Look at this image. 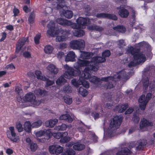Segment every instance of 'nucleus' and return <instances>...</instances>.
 <instances>
[{"instance_id":"nucleus-30","label":"nucleus","mask_w":155,"mask_h":155,"mask_svg":"<svg viewBox=\"0 0 155 155\" xmlns=\"http://www.w3.org/2000/svg\"><path fill=\"white\" fill-rule=\"evenodd\" d=\"M24 130L28 133H30L31 131V124L29 121H26L24 125Z\"/></svg>"},{"instance_id":"nucleus-60","label":"nucleus","mask_w":155,"mask_h":155,"mask_svg":"<svg viewBox=\"0 0 155 155\" xmlns=\"http://www.w3.org/2000/svg\"><path fill=\"white\" fill-rule=\"evenodd\" d=\"M135 146L136 143L135 142L133 141L127 144V146L130 149L134 147Z\"/></svg>"},{"instance_id":"nucleus-8","label":"nucleus","mask_w":155,"mask_h":155,"mask_svg":"<svg viewBox=\"0 0 155 155\" xmlns=\"http://www.w3.org/2000/svg\"><path fill=\"white\" fill-rule=\"evenodd\" d=\"M48 27L49 29L47 31V35L48 36L52 37H54L57 35L58 31H55V25L54 22L51 21L48 25Z\"/></svg>"},{"instance_id":"nucleus-37","label":"nucleus","mask_w":155,"mask_h":155,"mask_svg":"<svg viewBox=\"0 0 155 155\" xmlns=\"http://www.w3.org/2000/svg\"><path fill=\"white\" fill-rule=\"evenodd\" d=\"M77 124L78 125L77 129L80 132H85V130L84 127H85V125L81 121H80L78 122Z\"/></svg>"},{"instance_id":"nucleus-7","label":"nucleus","mask_w":155,"mask_h":155,"mask_svg":"<svg viewBox=\"0 0 155 155\" xmlns=\"http://www.w3.org/2000/svg\"><path fill=\"white\" fill-rule=\"evenodd\" d=\"M70 46L73 49H82L85 47V43L82 39L74 40L71 42Z\"/></svg>"},{"instance_id":"nucleus-2","label":"nucleus","mask_w":155,"mask_h":155,"mask_svg":"<svg viewBox=\"0 0 155 155\" xmlns=\"http://www.w3.org/2000/svg\"><path fill=\"white\" fill-rule=\"evenodd\" d=\"M57 22L63 26L71 25L72 28H77L80 27L81 25H84L86 24V20L83 18L80 17L77 19V24L72 23L71 21L61 18H57L56 20Z\"/></svg>"},{"instance_id":"nucleus-32","label":"nucleus","mask_w":155,"mask_h":155,"mask_svg":"<svg viewBox=\"0 0 155 155\" xmlns=\"http://www.w3.org/2000/svg\"><path fill=\"white\" fill-rule=\"evenodd\" d=\"M114 30L117 31L121 33H124L126 31L125 28L123 25H117L113 28Z\"/></svg>"},{"instance_id":"nucleus-3","label":"nucleus","mask_w":155,"mask_h":155,"mask_svg":"<svg viewBox=\"0 0 155 155\" xmlns=\"http://www.w3.org/2000/svg\"><path fill=\"white\" fill-rule=\"evenodd\" d=\"M36 99V97L35 94L30 92L25 94L24 100L25 101L29 102L35 106H38L42 101L43 102V100H38Z\"/></svg>"},{"instance_id":"nucleus-59","label":"nucleus","mask_w":155,"mask_h":155,"mask_svg":"<svg viewBox=\"0 0 155 155\" xmlns=\"http://www.w3.org/2000/svg\"><path fill=\"white\" fill-rule=\"evenodd\" d=\"M138 64L137 61L135 59H134V60L131 61L128 64V66L129 67H131L135 66L137 64Z\"/></svg>"},{"instance_id":"nucleus-11","label":"nucleus","mask_w":155,"mask_h":155,"mask_svg":"<svg viewBox=\"0 0 155 155\" xmlns=\"http://www.w3.org/2000/svg\"><path fill=\"white\" fill-rule=\"evenodd\" d=\"M7 135L8 138L12 141L15 142H17L18 139L16 137V134L13 127H9V130L8 131Z\"/></svg>"},{"instance_id":"nucleus-49","label":"nucleus","mask_w":155,"mask_h":155,"mask_svg":"<svg viewBox=\"0 0 155 155\" xmlns=\"http://www.w3.org/2000/svg\"><path fill=\"white\" fill-rule=\"evenodd\" d=\"M89 79H90V81L94 83H96L97 82L100 81V79L99 78L95 76H93L92 77H91Z\"/></svg>"},{"instance_id":"nucleus-21","label":"nucleus","mask_w":155,"mask_h":155,"mask_svg":"<svg viewBox=\"0 0 155 155\" xmlns=\"http://www.w3.org/2000/svg\"><path fill=\"white\" fill-rule=\"evenodd\" d=\"M152 125V123L143 118L140 121V128L141 130H143V128L149 126H151Z\"/></svg>"},{"instance_id":"nucleus-10","label":"nucleus","mask_w":155,"mask_h":155,"mask_svg":"<svg viewBox=\"0 0 155 155\" xmlns=\"http://www.w3.org/2000/svg\"><path fill=\"white\" fill-rule=\"evenodd\" d=\"M49 151L51 153L58 155L63 151V148L58 145H52L49 148Z\"/></svg>"},{"instance_id":"nucleus-58","label":"nucleus","mask_w":155,"mask_h":155,"mask_svg":"<svg viewBox=\"0 0 155 155\" xmlns=\"http://www.w3.org/2000/svg\"><path fill=\"white\" fill-rule=\"evenodd\" d=\"M96 17L99 18H106L107 16V13H101L96 15Z\"/></svg>"},{"instance_id":"nucleus-56","label":"nucleus","mask_w":155,"mask_h":155,"mask_svg":"<svg viewBox=\"0 0 155 155\" xmlns=\"http://www.w3.org/2000/svg\"><path fill=\"white\" fill-rule=\"evenodd\" d=\"M132 120L135 123H138L140 120V118L136 114H135L133 115Z\"/></svg>"},{"instance_id":"nucleus-18","label":"nucleus","mask_w":155,"mask_h":155,"mask_svg":"<svg viewBox=\"0 0 155 155\" xmlns=\"http://www.w3.org/2000/svg\"><path fill=\"white\" fill-rule=\"evenodd\" d=\"M35 95L38 97H41L48 95V92L45 90L40 88L36 89L34 91Z\"/></svg>"},{"instance_id":"nucleus-29","label":"nucleus","mask_w":155,"mask_h":155,"mask_svg":"<svg viewBox=\"0 0 155 155\" xmlns=\"http://www.w3.org/2000/svg\"><path fill=\"white\" fill-rule=\"evenodd\" d=\"M60 120H65L69 123H71L72 121V119L68 114L61 115L59 117Z\"/></svg>"},{"instance_id":"nucleus-25","label":"nucleus","mask_w":155,"mask_h":155,"mask_svg":"<svg viewBox=\"0 0 155 155\" xmlns=\"http://www.w3.org/2000/svg\"><path fill=\"white\" fill-rule=\"evenodd\" d=\"M128 104H125L122 106L119 105L116 107L114 109V110L115 111H118L119 112L122 113L124 112L128 107Z\"/></svg>"},{"instance_id":"nucleus-19","label":"nucleus","mask_w":155,"mask_h":155,"mask_svg":"<svg viewBox=\"0 0 155 155\" xmlns=\"http://www.w3.org/2000/svg\"><path fill=\"white\" fill-rule=\"evenodd\" d=\"M47 69L49 73L52 75L57 74L59 71L58 68L53 64L48 65L47 67Z\"/></svg>"},{"instance_id":"nucleus-34","label":"nucleus","mask_w":155,"mask_h":155,"mask_svg":"<svg viewBox=\"0 0 155 155\" xmlns=\"http://www.w3.org/2000/svg\"><path fill=\"white\" fill-rule=\"evenodd\" d=\"M66 82V80L62 76H61L57 79L56 83L58 85L60 86L62 84H64Z\"/></svg>"},{"instance_id":"nucleus-15","label":"nucleus","mask_w":155,"mask_h":155,"mask_svg":"<svg viewBox=\"0 0 155 155\" xmlns=\"http://www.w3.org/2000/svg\"><path fill=\"white\" fill-rule=\"evenodd\" d=\"M70 31L69 30H63L62 33V35L57 36L56 41L57 42L62 41H65L67 37L70 34Z\"/></svg>"},{"instance_id":"nucleus-48","label":"nucleus","mask_w":155,"mask_h":155,"mask_svg":"<svg viewBox=\"0 0 155 155\" xmlns=\"http://www.w3.org/2000/svg\"><path fill=\"white\" fill-rule=\"evenodd\" d=\"M114 80V78L112 77H107L104 78H102L100 79V81H102L105 82L109 81L110 80L113 81Z\"/></svg>"},{"instance_id":"nucleus-9","label":"nucleus","mask_w":155,"mask_h":155,"mask_svg":"<svg viewBox=\"0 0 155 155\" xmlns=\"http://www.w3.org/2000/svg\"><path fill=\"white\" fill-rule=\"evenodd\" d=\"M148 73L147 72L144 71L143 73V87H153L155 85L154 82L152 84L150 83L149 80L147 77L148 76Z\"/></svg>"},{"instance_id":"nucleus-36","label":"nucleus","mask_w":155,"mask_h":155,"mask_svg":"<svg viewBox=\"0 0 155 155\" xmlns=\"http://www.w3.org/2000/svg\"><path fill=\"white\" fill-rule=\"evenodd\" d=\"M41 72L39 71H36L35 72V75L36 78L41 80H46V78L42 75Z\"/></svg>"},{"instance_id":"nucleus-53","label":"nucleus","mask_w":155,"mask_h":155,"mask_svg":"<svg viewBox=\"0 0 155 155\" xmlns=\"http://www.w3.org/2000/svg\"><path fill=\"white\" fill-rule=\"evenodd\" d=\"M46 80H43L46 81V85L47 86H49L52 85L54 84V81L50 80L46 78Z\"/></svg>"},{"instance_id":"nucleus-5","label":"nucleus","mask_w":155,"mask_h":155,"mask_svg":"<svg viewBox=\"0 0 155 155\" xmlns=\"http://www.w3.org/2000/svg\"><path fill=\"white\" fill-rule=\"evenodd\" d=\"M83 18L86 20L87 21L86 23V24L84 25H81L80 27H78L77 28H74V29H76L73 33L74 35L75 36L79 37L83 36L85 34L83 30L80 29L84 28H85V26L87 25V24H90V20L93 21L94 22L96 21L95 19H93L92 18L89 19L88 18Z\"/></svg>"},{"instance_id":"nucleus-33","label":"nucleus","mask_w":155,"mask_h":155,"mask_svg":"<svg viewBox=\"0 0 155 155\" xmlns=\"http://www.w3.org/2000/svg\"><path fill=\"white\" fill-rule=\"evenodd\" d=\"M85 147V145L84 144L77 143L73 146V148L75 150L80 151L84 149Z\"/></svg>"},{"instance_id":"nucleus-35","label":"nucleus","mask_w":155,"mask_h":155,"mask_svg":"<svg viewBox=\"0 0 155 155\" xmlns=\"http://www.w3.org/2000/svg\"><path fill=\"white\" fill-rule=\"evenodd\" d=\"M62 13L64 15L66 18H71L73 15V13L70 10H64L62 12Z\"/></svg>"},{"instance_id":"nucleus-26","label":"nucleus","mask_w":155,"mask_h":155,"mask_svg":"<svg viewBox=\"0 0 155 155\" xmlns=\"http://www.w3.org/2000/svg\"><path fill=\"white\" fill-rule=\"evenodd\" d=\"M137 143L138 145L136 147V148L139 150H142L147 143V141L144 139L139 140L137 141Z\"/></svg>"},{"instance_id":"nucleus-41","label":"nucleus","mask_w":155,"mask_h":155,"mask_svg":"<svg viewBox=\"0 0 155 155\" xmlns=\"http://www.w3.org/2000/svg\"><path fill=\"white\" fill-rule=\"evenodd\" d=\"M53 48L50 45H47L44 48V51L45 52L48 54L51 53L52 51Z\"/></svg>"},{"instance_id":"nucleus-63","label":"nucleus","mask_w":155,"mask_h":155,"mask_svg":"<svg viewBox=\"0 0 155 155\" xmlns=\"http://www.w3.org/2000/svg\"><path fill=\"white\" fill-rule=\"evenodd\" d=\"M13 12L14 14V16H16L18 15L19 13V11L18 9H17L15 6L14 9H13Z\"/></svg>"},{"instance_id":"nucleus-20","label":"nucleus","mask_w":155,"mask_h":155,"mask_svg":"<svg viewBox=\"0 0 155 155\" xmlns=\"http://www.w3.org/2000/svg\"><path fill=\"white\" fill-rule=\"evenodd\" d=\"M132 153L131 151L127 147L122 148L116 153V155H129Z\"/></svg>"},{"instance_id":"nucleus-52","label":"nucleus","mask_w":155,"mask_h":155,"mask_svg":"<svg viewBox=\"0 0 155 155\" xmlns=\"http://www.w3.org/2000/svg\"><path fill=\"white\" fill-rule=\"evenodd\" d=\"M118 42V46L120 48H122L125 46V43L123 39L119 40Z\"/></svg>"},{"instance_id":"nucleus-4","label":"nucleus","mask_w":155,"mask_h":155,"mask_svg":"<svg viewBox=\"0 0 155 155\" xmlns=\"http://www.w3.org/2000/svg\"><path fill=\"white\" fill-rule=\"evenodd\" d=\"M74 67L76 69H79L80 67L84 66H90V68L94 71H97V68L91 65L90 61L87 60H82L81 59L78 60V61L75 63L74 65Z\"/></svg>"},{"instance_id":"nucleus-50","label":"nucleus","mask_w":155,"mask_h":155,"mask_svg":"<svg viewBox=\"0 0 155 155\" xmlns=\"http://www.w3.org/2000/svg\"><path fill=\"white\" fill-rule=\"evenodd\" d=\"M106 18H109L114 20H116L117 19V17L115 15L109 14H107Z\"/></svg>"},{"instance_id":"nucleus-46","label":"nucleus","mask_w":155,"mask_h":155,"mask_svg":"<svg viewBox=\"0 0 155 155\" xmlns=\"http://www.w3.org/2000/svg\"><path fill=\"white\" fill-rule=\"evenodd\" d=\"M64 102L67 104H70L72 102V98L69 97L64 96Z\"/></svg>"},{"instance_id":"nucleus-28","label":"nucleus","mask_w":155,"mask_h":155,"mask_svg":"<svg viewBox=\"0 0 155 155\" xmlns=\"http://www.w3.org/2000/svg\"><path fill=\"white\" fill-rule=\"evenodd\" d=\"M58 120L56 119H51L47 121L45 123V125L49 127H53L58 122Z\"/></svg>"},{"instance_id":"nucleus-12","label":"nucleus","mask_w":155,"mask_h":155,"mask_svg":"<svg viewBox=\"0 0 155 155\" xmlns=\"http://www.w3.org/2000/svg\"><path fill=\"white\" fill-rule=\"evenodd\" d=\"M72 84L74 86L76 87L79 86L81 85H82L84 87H89V84L88 81L81 80L79 79V80H77L76 79H73L71 81Z\"/></svg>"},{"instance_id":"nucleus-55","label":"nucleus","mask_w":155,"mask_h":155,"mask_svg":"<svg viewBox=\"0 0 155 155\" xmlns=\"http://www.w3.org/2000/svg\"><path fill=\"white\" fill-rule=\"evenodd\" d=\"M66 6V5L64 4V1H63L61 3H59L57 5L56 8L58 9H60Z\"/></svg>"},{"instance_id":"nucleus-38","label":"nucleus","mask_w":155,"mask_h":155,"mask_svg":"<svg viewBox=\"0 0 155 155\" xmlns=\"http://www.w3.org/2000/svg\"><path fill=\"white\" fill-rule=\"evenodd\" d=\"M78 92L83 97H85L88 94L87 90L84 88H79Z\"/></svg>"},{"instance_id":"nucleus-14","label":"nucleus","mask_w":155,"mask_h":155,"mask_svg":"<svg viewBox=\"0 0 155 155\" xmlns=\"http://www.w3.org/2000/svg\"><path fill=\"white\" fill-rule=\"evenodd\" d=\"M139 106L141 110H144L146 105L148 103L146 99L145 95H142L139 99Z\"/></svg>"},{"instance_id":"nucleus-62","label":"nucleus","mask_w":155,"mask_h":155,"mask_svg":"<svg viewBox=\"0 0 155 155\" xmlns=\"http://www.w3.org/2000/svg\"><path fill=\"white\" fill-rule=\"evenodd\" d=\"M24 56L26 58H28L31 57V54L29 52L25 51L23 53Z\"/></svg>"},{"instance_id":"nucleus-6","label":"nucleus","mask_w":155,"mask_h":155,"mask_svg":"<svg viewBox=\"0 0 155 155\" xmlns=\"http://www.w3.org/2000/svg\"><path fill=\"white\" fill-rule=\"evenodd\" d=\"M122 120L121 117L116 116L111 120L109 128L112 131L117 129L120 126Z\"/></svg>"},{"instance_id":"nucleus-51","label":"nucleus","mask_w":155,"mask_h":155,"mask_svg":"<svg viewBox=\"0 0 155 155\" xmlns=\"http://www.w3.org/2000/svg\"><path fill=\"white\" fill-rule=\"evenodd\" d=\"M63 133H60L59 132L54 133L53 134V135L54 138L59 139L62 136Z\"/></svg>"},{"instance_id":"nucleus-23","label":"nucleus","mask_w":155,"mask_h":155,"mask_svg":"<svg viewBox=\"0 0 155 155\" xmlns=\"http://www.w3.org/2000/svg\"><path fill=\"white\" fill-rule=\"evenodd\" d=\"M15 91L17 95V99L18 101L20 102L21 101L23 93L21 88H15Z\"/></svg>"},{"instance_id":"nucleus-44","label":"nucleus","mask_w":155,"mask_h":155,"mask_svg":"<svg viewBox=\"0 0 155 155\" xmlns=\"http://www.w3.org/2000/svg\"><path fill=\"white\" fill-rule=\"evenodd\" d=\"M75 153V152L73 150L70 149L66 151L62 155H74Z\"/></svg>"},{"instance_id":"nucleus-43","label":"nucleus","mask_w":155,"mask_h":155,"mask_svg":"<svg viewBox=\"0 0 155 155\" xmlns=\"http://www.w3.org/2000/svg\"><path fill=\"white\" fill-rule=\"evenodd\" d=\"M75 71H75L74 69L71 68L65 72V75L66 76V75H67V74H69L70 75L71 77L72 76H75L76 75L75 73Z\"/></svg>"},{"instance_id":"nucleus-57","label":"nucleus","mask_w":155,"mask_h":155,"mask_svg":"<svg viewBox=\"0 0 155 155\" xmlns=\"http://www.w3.org/2000/svg\"><path fill=\"white\" fill-rule=\"evenodd\" d=\"M58 129L59 130H64L66 129L67 127L64 124H62L60 126H58Z\"/></svg>"},{"instance_id":"nucleus-24","label":"nucleus","mask_w":155,"mask_h":155,"mask_svg":"<svg viewBox=\"0 0 155 155\" xmlns=\"http://www.w3.org/2000/svg\"><path fill=\"white\" fill-rule=\"evenodd\" d=\"M75 57V53L73 51H70L66 56L65 60L66 61H74Z\"/></svg>"},{"instance_id":"nucleus-47","label":"nucleus","mask_w":155,"mask_h":155,"mask_svg":"<svg viewBox=\"0 0 155 155\" xmlns=\"http://www.w3.org/2000/svg\"><path fill=\"white\" fill-rule=\"evenodd\" d=\"M37 145L36 143L33 142H32L30 145V148L32 151H35L37 149Z\"/></svg>"},{"instance_id":"nucleus-39","label":"nucleus","mask_w":155,"mask_h":155,"mask_svg":"<svg viewBox=\"0 0 155 155\" xmlns=\"http://www.w3.org/2000/svg\"><path fill=\"white\" fill-rule=\"evenodd\" d=\"M35 18V14L34 11L31 13L28 18V21L30 24H32L34 22Z\"/></svg>"},{"instance_id":"nucleus-27","label":"nucleus","mask_w":155,"mask_h":155,"mask_svg":"<svg viewBox=\"0 0 155 155\" xmlns=\"http://www.w3.org/2000/svg\"><path fill=\"white\" fill-rule=\"evenodd\" d=\"M68 135V133L67 132H65L63 133L60 142L62 143H64L69 141L71 138L69 137H67Z\"/></svg>"},{"instance_id":"nucleus-61","label":"nucleus","mask_w":155,"mask_h":155,"mask_svg":"<svg viewBox=\"0 0 155 155\" xmlns=\"http://www.w3.org/2000/svg\"><path fill=\"white\" fill-rule=\"evenodd\" d=\"M41 37V35H37L34 38V41L35 43L36 44H38L39 43V39Z\"/></svg>"},{"instance_id":"nucleus-54","label":"nucleus","mask_w":155,"mask_h":155,"mask_svg":"<svg viewBox=\"0 0 155 155\" xmlns=\"http://www.w3.org/2000/svg\"><path fill=\"white\" fill-rule=\"evenodd\" d=\"M110 55V52L109 50H105L102 54V56L105 58L109 57Z\"/></svg>"},{"instance_id":"nucleus-42","label":"nucleus","mask_w":155,"mask_h":155,"mask_svg":"<svg viewBox=\"0 0 155 155\" xmlns=\"http://www.w3.org/2000/svg\"><path fill=\"white\" fill-rule=\"evenodd\" d=\"M91 57V54L89 53L83 51L81 55V57L83 59H88Z\"/></svg>"},{"instance_id":"nucleus-17","label":"nucleus","mask_w":155,"mask_h":155,"mask_svg":"<svg viewBox=\"0 0 155 155\" xmlns=\"http://www.w3.org/2000/svg\"><path fill=\"white\" fill-rule=\"evenodd\" d=\"M90 66L88 68H86L82 71V73L80 75V78L88 79L91 77V75L90 73ZM92 70V69H91Z\"/></svg>"},{"instance_id":"nucleus-64","label":"nucleus","mask_w":155,"mask_h":155,"mask_svg":"<svg viewBox=\"0 0 155 155\" xmlns=\"http://www.w3.org/2000/svg\"><path fill=\"white\" fill-rule=\"evenodd\" d=\"M57 57L58 58L61 59L64 56V53L62 52H59L57 54Z\"/></svg>"},{"instance_id":"nucleus-16","label":"nucleus","mask_w":155,"mask_h":155,"mask_svg":"<svg viewBox=\"0 0 155 155\" xmlns=\"http://www.w3.org/2000/svg\"><path fill=\"white\" fill-rule=\"evenodd\" d=\"M105 61V58L103 57L96 56L91 58L90 62L91 65L96 67V64L104 62Z\"/></svg>"},{"instance_id":"nucleus-22","label":"nucleus","mask_w":155,"mask_h":155,"mask_svg":"<svg viewBox=\"0 0 155 155\" xmlns=\"http://www.w3.org/2000/svg\"><path fill=\"white\" fill-rule=\"evenodd\" d=\"M117 9H120L118 11V14L122 18H127L129 15V12L125 8H121V7L117 8Z\"/></svg>"},{"instance_id":"nucleus-40","label":"nucleus","mask_w":155,"mask_h":155,"mask_svg":"<svg viewBox=\"0 0 155 155\" xmlns=\"http://www.w3.org/2000/svg\"><path fill=\"white\" fill-rule=\"evenodd\" d=\"M42 124V122L41 120H38L33 122L31 124V127L33 128H38L40 127Z\"/></svg>"},{"instance_id":"nucleus-45","label":"nucleus","mask_w":155,"mask_h":155,"mask_svg":"<svg viewBox=\"0 0 155 155\" xmlns=\"http://www.w3.org/2000/svg\"><path fill=\"white\" fill-rule=\"evenodd\" d=\"M16 128L19 132H22L23 130V128L22 127V125L19 122H17L16 123Z\"/></svg>"},{"instance_id":"nucleus-13","label":"nucleus","mask_w":155,"mask_h":155,"mask_svg":"<svg viewBox=\"0 0 155 155\" xmlns=\"http://www.w3.org/2000/svg\"><path fill=\"white\" fill-rule=\"evenodd\" d=\"M28 42V37H23L19 39L16 44V52L18 53L22 46Z\"/></svg>"},{"instance_id":"nucleus-1","label":"nucleus","mask_w":155,"mask_h":155,"mask_svg":"<svg viewBox=\"0 0 155 155\" xmlns=\"http://www.w3.org/2000/svg\"><path fill=\"white\" fill-rule=\"evenodd\" d=\"M127 51L133 56L134 59L137 61L138 64L143 63L146 60L145 55L143 52H139L140 49L134 48L132 47H128Z\"/></svg>"},{"instance_id":"nucleus-31","label":"nucleus","mask_w":155,"mask_h":155,"mask_svg":"<svg viewBox=\"0 0 155 155\" xmlns=\"http://www.w3.org/2000/svg\"><path fill=\"white\" fill-rule=\"evenodd\" d=\"M88 28L90 30H96L98 31H101L104 30V28L102 27L95 25L89 26Z\"/></svg>"}]
</instances>
